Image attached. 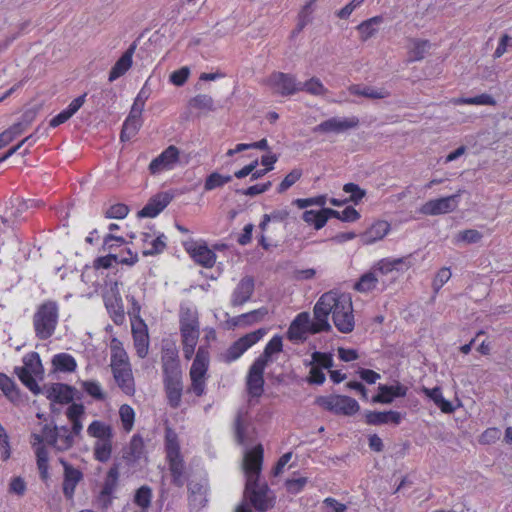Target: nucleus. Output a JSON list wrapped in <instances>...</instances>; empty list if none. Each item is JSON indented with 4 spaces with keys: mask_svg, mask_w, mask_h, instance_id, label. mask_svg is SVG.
<instances>
[{
    "mask_svg": "<svg viewBox=\"0 0 512 512\" xmlns=\"http://www.w3.org/2000/svg\"><path fill=\"white\" fill-rule=\"evenodd\" d=\"M255 289V280L252 276L243 277L236 288L234 289L231 297V304L234 307L241 306L248 302Z\"/></svg>",
    "mask_w": 512,
    "mask_h": 512,
    "instance_id": "nucleus-13",
    "label": "nucleus"
},
{
    "mask_svg": "<svg viewBox=\"0 0 512 512\" xmlns=\"http://www.w3.org/2000/svg\"><path fill=\"white\" fill-rule=\"evenodd\" d=\"M129 208L123 203H117L112 205L105 213L107 218L112 219H123L127 216Z\"/></svg>",
    "mask_w": 512,
    "mask_h": 512,
    "instance_id": "nucleus-56",
    "label": "nucleus"
},
{
    "mask_svg": "<svg viewBox=\"0 0 512 512\" xmlns=\"http://www.w3.org/2000/svg\"><path fill=\"white\" fill-rule=\"evenodd\" d=\"M164 388L168 403L172 408H178L182 396V371L176 356L169 355L162 357Z\"/></svg>",
    "mask_w": 512,
    "mask_h": 512,
    "instance_id": "nucleus-2",
    "label": "nucleus"
},
{
    "mask_svg": "<svg viewBox=\"0 0 512 512\" xmlns=\"http://www.w3.org/2000/svg\"><path fill=\"white\" fill-rule=\"evenodd\" d=\"M301 176H302V170L301 169H293L291 172H289L285 176V178L279 184V186L277 188L278 193L285 192L292 185H294L301 178Z\"/></svg>",
    "mask_w": 512,
    "mask_h": 512,
    "instance_id": "nucleus-54",
    "label": "nucleus"
},
{
    "mask_svg": "<svg viewBox=\"0 0 512 512\" xmlns=\"http://www.w3.org/2000/svg\"><path fill=\"white\" fill-rule=\"evenodd\" d=\"M24 366L28 373L34 374L35 376L43 375L44 369L40 360V356L37 352H31L23 358Z\"/></svg>",
    "mask_w": 512,
    "mask_h": 512,
    "instance_id": "nucleus-35",
    "label": "nucleus"
},
{
    "mask_svg": "<svg viewBox=\"0 0 512 512\" xmlns=\"http://www.w3.org/2000/svg\"><path fill=\"white\" fill-rule=\"evenodd\" d=\"M15 374L18 376L20 381L35 395L41 393V388L39 387L37 381L33 377L31 373H28L26 368H15Z\"/></svg>",
    "mask_w": 512,
    "mask_h": 512,
    "instance_id": "nucleus-40",
    "label": "nucleus"
},
{
    "mask_svg": "<svg viewBox=\"0 0 512 512\" xmlns=\"http://www.w3.org/2000/svg\"><path fill=\"white\" fill-rule=\"evenodd\" d=\"M167 459L169 460V470L173 483L178 487L183 486V461L180 454H176V456L168 455Z\"/></svg>",
    "mask_w": 512,
    "mask_h": 512,
    "instance_id": "nucleus-30",
    "label": "nucleus"
},
{
    "mask_svg": "<svg viewBox=\"0 0 512 512\" xmlns=\"http://www.w3.org/2000/svg\"><path fill=\"white\" fill-rule=\"evenodd\" d=\"M359 125L357 117L351 118H338L332 117L327 119L313 128L314 133H342L349 129L356 128Z\"/></svg>",
    "mask_w": 512,
    "mask_h": 512,
    "instance_id": "nucleus-10",
    "label": "nucleus"
},
{
    "mask_svg": "<svg viewBox=\"0 0 512 512\" xmlns=\"http://www.w3.org/2000/svg\"><path fill=\"white\" fill-rule=\"evenodd\" d=\"M382 22V16H374L360 23L357 26V30L361 34L362 41H367L368 39L374 37L378 32L376 26L380 25Z\"/></svg>",
    "mask_w": 512,
    "mask_h": 512,
    "instance_id": "nucleus-28",
    "label": "nucleus"
},
{
    "mask_svg": "<svg viewBox=\"0 0 512 512\" xmlns=\"http://www.w3.org/2000/svg\"><path fill=\"white\" fill-rule=\"evenodd\" d=\"M47 444L53 446L57 451L63 452L69 450L74 445V437L68 426L51 427L45 424L42 428Z\"/></svg>",
    "mask_w": 512,
    "mask_h": 512,
    "instance_id": "nucleus-5",
    "label": "nucleus"
},
{
    "mask_svg": "<svg viewBox=\"0 0 512 512\" xmlns=\"http://www.w3.org/2000/svg\"><path fill=\"white\" fill-rule=\"evenodd\" d=\"M190 70L188 67H182L170 74V81L175 86H182L188 79Z\"/></svg>",
    "mask_w": 512,
    "mask_h": 512,
    "instance_id": "nucleus-60",
    "label": "nucleus"
},
{
    "mask_svg": "<svg viewBox=\"0 0 512 512\" xmlns=\"http://www.w3.org/2000/svg\"><path fill=\"white\" fill-rule=\"evenodd\" d=\"M164 234L159 235L156 239H154L151 242L152 248L149 250H144L143 255L149 256V255H157L164 251L166 248V243L164 242Z\"/></svg>",
    "mask_w": 512,
    "mask_h": 512,
    "instance_id": "nucleus-61",
    "label": "nucleus"
},
{
    "mask_svg": "<svg viewBox=\"0 0 512 512\" xmlns=\"http://www.w3.org/2000/svg\"><path fill=\"white\" fill-rule=\"evenodd\" d=\"M82 389L91 397L96 400H104L105 394L102 391L100 384L96 381H82L81 382Z\"/></svg>",
    "mask_w": 512,
    "mask_h": 512,
    "instance_id": "nucleus-51",
    "label": "nucleus"
},
{
    "mask_svg": "<svg viewBox=\"0 0 512 512\" xmlns=\"http://www.w3.org/2000/svg\"><path fill=\"white\" fill-rule=\"evenodd\" d=\"M456 103H463V104H471V105H490L494 106L496 104L495 99L486 93H483L481 95L475 96V97H469V98H460L455 101Z\"/></svg>",
    "mask_w": 512,
    "mask_h": 512,
    "instance_id": "nucleus-50",
    "label": "nucleus"
},
{
    "mask_svg": "<svg viewBox=\"0 0 512 512\" xmlns=\"http://www.w3.org/2000/svg\"><path fill=\"white\" fill-rule=\"evenodd\" d=\"M105 306L116 325L123 324L125 320V312L122 304V299L119 295L107 298L105 300Z\"/></svg>",
    "mask_w": 512,
    "mask_h": 512,
    "instance_id": "nucleus-23",
    "label": "nucleus"
},
{
    "mask_svg": "<svg viewBox=\"0 0 512 512\" xmlns=\"http://www.w3.org/2000/svg\"><path fill=\"white\" fill-rule=\"evenodd\" d=\"M58 318L59 310L55 301L42 303L33 315L35 336L39 340L49 339L56 330Z\"/></svg>",
    "mask_w": 512,
    "mask_h": 512,
    "instance_id": "nucleus-4",
    "label": "nucleus"
},
{
    "mask_svg": "<svg viewBox=\"0 0 512 512\" xmlns=\"http://www.w3.org/2000/svg\"><path fill=\"white\" fill-rule=\"evenodd\" d=\"M83 474L74 467H66L63 481V494L67 499H72L77 484L82 480Z\"/></svg>",
    "mask_w": 512,
    "mask_h": 512,
    "instance_id": "nucleus-21",
    "label": "nucleus"
},
{
    "mask_svg": "<svg viewBox=\"0 0 512 512\" xmlns=\"http://www.w3.org/2000/svg\"><path fill=\"white\" fill-rule=\"evenodd\" d=\"M87 433L89 436L96 438L97 441H110L113 439L112 427L99 420H94L88 426Z\"/></svg>",
    "mask_w": 512,
    "mask_h": 512,
    "instance_id": "nucleus-24",
    "label": "nucleus"
},
{
    "mask_svg": "<svg viewBox=\"0 0 512 512\" xmlns=\"http://www.w3.org/2000/svg\"><path fill=\"white\" fill-rule=\"evenodd\" d=\"M360 410L358 402L349 396L341 395L336 404L334 414L352 416Z\"/></svg>",
    "mask_w": 512,
    "mask_h": 512,
    "instance_id": "nucleus-27",
    "label": "nucleus"
},
{
    "mask_svg": "<svg viewBox=\"0 0 512 512\" xmlns=\"http://www.w3.org/2000/svg\"><path fill=\"white\" fill-rule=\"evenodd\" d=\"M268 314V309L266 307H261L259 309L250 311L248 313L241 314L235 318H233L234 325H252L254 323L262 321V319Z\"/></svg>",
    "mask_w": 512,
    "mask_h": 512,
    "instance_id": "nucleus-29",
    "label": "nucleus"
},
{
    "mask_svg": "<svg viewBox=\"0 0 512 512\" xmlns=\"http://www.w3.org/2000/svg\"><path fill=\"white\" fill-rule=\"evenodd\" d=\"M189 104L199 110L214 111L216 109L212 97L207 94L196 95L189 101Z\"/></svg>",
    "mask_w": 512,
    "mask_h": 512,
    "instance_id": "nucleus-45",
    "label": "nucleus"
},
{
    "mask_svg": "<svg viewBox=\"0 0 512 512\" xmlns=\"http://www.w3.org/2000/svg\"><path fill=\"white\" fill-rule=\"evenodd\" d=\"M340 295L338 292L329 291L318 299L313 309L314 321L309 326V333L316 334L332 330L328 322V316L330 313H332V317L334 316V311L337 310L340 304Z\"/></svg>",
    "mask_w": 512,
    "mask_h": 512,
    "instance_id": "nucleus-3",
    "label": "nucleus"
},
{
    "mask_svg": "<svg viewBox=\"0 0 512 512\" xmlns=\"http://www.w3.org/2000/svg\"><path fill=\"white\" fill-rule=\"evenodd\" d=\"M309 365H314L320 369H330L333 367L332 354L315 351L312 353V361Z\"/></svg>",
    "mask_w": 512,
    "mask_h": 512,
    "instance_id": "nucleus-47",
    "label": "nucleus"
},
{
    "mask_svg": "<svg viewBox=\"0 0 512 512\" xmlns=\"http://www.w3.org/2000/svg\"><path fill=\"white\" fill-rule=\"evenodd\" d=\"M266 332L265 328H259L253 332L247 333L238 340L244 349L248 350L251 346L256 344L266 334Z\"/></svg>",
    "mask_w": 512,
    "mask_h": 512,
    "instance_id": "nucleus-52",
    "label": "nucleus"
},
{
    "mask_svg": "<svg viewBox=\"0 0 512 512\" xmlns=\"http://www.w3.org/2000/svg\"><path fill=\"white\" fill-rule=\"evenodd\" d=\"M136 49V43H132L130 47L116 61L109 73V81L113 82L117 78L124 75L132 65V57Z\"/></svg>",
    "mask_w": 512,
    "mask_h": 512,
    "instance_id": "nucleus-18",
    "label": "nucleus"
},
{
    "mask_svg": "<svg viewBox=\"0 0 512 512\" xmlns=\"http://www.w3.org/2000/svg\"><path fill=\"white\" fill-rule=\"evenodd\" d=\"M326 203V196H317L312 198H305V199H296L293 201V204H295L298 208L304 209L312 205H317L323 207Z\"/></svg>",
    "mask_w": 512,
    "mask_h": 512,
    "instance_id": "nucleus-58",
    "label": "nucleus"
},
{
    "mask_svg": "<svg viewBox=\"0 0 512 512\" xmlns=\"http://www.w3.org/2000/svg\"><path fill=\"white\" fill-rule=\"evenodd\" d=\"M379 393L372 397L373 403L391 404L394 398L406 396L408 388L400 383L397 385H383L378 387Z\"/></svg>",
    "mask_w": 512,
    "mask_h": 512,
    "instance_id": "nucleus-14",
    "label": "nucleus"
},
{
    "mask_svg": "<svg viewBox=\"0 0 512 512\" xmlns=\"http://www.w3.org/2000/svg\"><path fill=\"white\" fill-rule=\"evenodd\" d=\"M165 446L168 455L176 456L180 454V447L177 441V434L171 428L167 427L165 431Z\"/></svg>",
    "mask_w": 512,
    "mask_h": 512,
    "instance_id": "nucleus-48",
    "label": "nucleus"
},
{
    "mask_svg": "<svg viewBox=\"0 0 512 512\" xmlns=\"http://www.w3.org/2000/svg\"><path fill=\"white\" fill-rule=\"evenodd\" d=\"M127 364L126 352L121 348L112 347L111 367H120Z\"/></svg>",
    "mask_w": 512,
    "mask_h": 512,
    "instance_id": "nucleus-63",
    "label": "nucleus"
},
{
    "mask_svg": "<svg viewBox=\"0 0 512 512\" xmlns=\"http://www.w3.org/2000/svg\"><path fill=\"white\" fill-rule=\"evenodd\" d=\"M195 262L206 268L213 267L216 254L207 245H200L192 250L188 249Z\"/></svg>",
    "mask_w": 512,
    "mask_h": 512,
    "instance_id": "nucleus-22",
    "label": "nucleus"
},
{
    "mask_svg": "<svg viewBox=\"0 0 512 512\" xmlns=\"http://www.w3.org/2000/svg\"><path fill=\"white\" fill-rule=\"evenodd\" d=\"M451 277V272L449 268H442L436 274L433 281V288L437 292L439 289L446 283Z\"/></svg>",
    "mask_w": 512,
    "mask_h": 512,
    "instance_id": "nucleus-64",
    "label": "nucleus"
},
{
    "mask_svg": "<svg viewBox=\"0 0 512 512\" xmlns=\"http://www.w3.org/2000/svg\"><path fill=\"white\" fill-rule=\"evenodd\" d=\"M142 125L141 119L126 118L120 134L121 141H129L134 137Z\"/></svg>",
    "mask_w": 512,
    "mask_h": 512,
    "instance_id": "nucleus-42",
    "label": "nucleus"
},
{
    "mask_svg": "<svg viewBox=\"0 0 512 512\" xmlns=\"http://www.w3.org/2000/svg\"><path fill=\"white\" fill-rule=\"evenodd\" d=\"M152 490L149 486H141L136 490L134 502L143 509L151 505Z\"/></svg>",
    "mask_w": 512,
    "mask_h": 512,
    "instance_id": "nucleus-46",
    "label": "nucleus"
},
{
    "mask_svg": "<svg viewBox=\"0 0 512 512\" xmlns=\"http://www.w3.org/2000/svg\"><path fill=\"white\" fill-rule=\"evenodd\" d=\"M264 370L250 366L246 378V389L251 397L258 398L264 392Z\"/></svg>",
    "mask_w": 512,
    "mask_h": 512,
    "instance_id": "nucleus-15",
    "label": "nucleus"
},
{
    "mask_svg": "<svg viewBox=\"0 0 512 512\" xmlns=\"http://www.w3.org/2000/svg\"><path fill=\"white\" fill-rule=\"evenodd\" d=\"M379 282L376 272L372 269L364 273L359 280L354 284V289L358 292L367 293L376 288Z\"/></svg>",
    "mask_w": 512,
    "mask_h": 512,
    "instance_id": "nucleus-31",
    "label": "nucleus"
},
{
    "mask_svg": "<svg viewBox=\"0 0 512 512\" xmlns=\"http://www.w3.org/2000/svg\"><path fill=\"white\" fill-rule=\"evenodd\" d=\"M269 85L274 92L281 96H289L299 92L300 82H297L295 76L283 72H273L269 77Z\"/></svg>",
    "mask_w": 512,
    "mask_h": 512,
    "instance_id": "nucleus-8",
    "label": "nucleus"
},
{
    "mask_svg": "<svg viewBox=\"0 0 512 512\" xmlns=\"http://www.w3.org/2000/svg\"><path fill=\"white\" fill-rule=\"evenodd\" d=\"M403 416L398 411H366L365 421L368 425H383L387 423H393L399 425Z\"/></svg>",
    "mask_w": 512,
    "mask_h": 512,
    "instance_id": "nucleus-16",
    "label": "nucleus"
},
{
    "mask_svg": "<svg viewBox=\"0 0 512 512\" xmlns=\"http://www.w3.org/2000/svg\"><path fill=\"white\" fill-rule=\"evenodd\" d=\"M93 454L97 461L101 463L108 462L112 454V440L96 441L94 444Z\"/></svg>",
    "mask_w": 512,
    "mask_h": 512,
    "instance_id": "nucleus-36",
    "label": "nucleus"
},
{
    "mask_svg": "<svg viewBox=\"0 0 512 512\" xmlns=\"http://www.w3.org/2000/svg\"><path fill=\"white\" fill-rule=\"evenodd\" d=\"M132 332L137 355L140 358H145L148 354L149 346L147 331L145 330V332H139L137 329L134 328V326H132Z\"/></svg>",
    "mask_w": 512,
    "mask_h": 512,
    "instance_id": "nucleus-37",
    "label": "nucleus"
},
{
    "mask_svg": "<svg viewBox=\"0 0 512 512\" xmlns=\"http://www.w3.org/2000/svg\"><path fill=\"white\" fill-rule=\"evenodd\" d=\"M75 388L64 384L54 383L47 389V398L60 404H68L74 398Z\"/></svg>",
    "mask_w": 512,
    "mask_h": 512,
    "instance_id": "nucleus-17",
    "label": "nucleus"
},
{
    "mask_svg": "<svg viewBox=\"0 0 512 512\" xmlns=\"http://www.w3.org/2000/svg\"><path fill=\"white\" fill-rule=\"evenodd\" d=\"M0 389L11 402L20 401V393L15 382L6 374L0 372Z\"/></svg>",
    "mask_w": 512,
    "mask_h": 512,
    "instance_id": "nucleus-32",
    "label": "nucleus"
},
{
    "mask_svg": "<svg viewBox=\"0 0 512 512\" xmlns=\"http://www.w3.org/2000/svg\"><path fill=\"white\" fill-rule=\"evenodd\" d=\"M349 92L353 95L363 96L370 99H383L389 95V93L383 89L376 90L369 86L361 87L360 85L350 86Z\"/></svg>",
    "mask_w": 512,
    "mask_h": 512,
    "instance_id": "nucleus-34",
    "label": "nucleus"
},
{
    "mask_svg": "<svg viewBox=\"0 0 512 512\" xmlns=\"http://www.w3.org/2000/svg\"><path fill=\"white\" fill-rule=\"evenodd\" d=\"M343 191L350 194L348 201L354 204H358L366 195V191L355 183H346L343 186Z\"/></svg>",
    "mask_w": 512,
    "mask_h": 512,
    "instance_id": "nucleus-53",
    "label": "nucleus"
},
{
    "mask_svg": "<svg viewBox=\"0 0 512 512\" xmlns=\"http://www.w3.org/2000/svg\"><path fill=\"white\" fill-rule=\"evenodd\" d=\"M231 180V175H221L218 172H213L207 176L204 183V190L211 191L213 189L220 188L224 186L226 183H229Z\"/></svg>",
    "mask_w": 512,
    "mask_h": 512,
    "instance_id": "nucleus-44",
    "label": "nucleus"
},
{
    "mask_svg": "<svg viewBox=\"0 0 512 512\" xmlns=\"http://www.w3.org/2000/svg\"><path fill=\"white\" fill-rule=\"evenodd\" d=\"M180 332L182 339L192 342L199 338V321L196 309L181 306L179 312Z\"/></svg>",
    "mask_w": 512,
    "mask_h": 512,
    "instance_id": "nucleus-7",
    "label": "nucleus"
},
{
    "mask_svg": "<svg viewBox=\"0 0 512 512\" xmlns=\"http://www.w3.org/2000/svg\"><path fill=\"white\" fill-rule=\"evenodd\" d=\"M413 47L409 50V61H420L425 57L430 42L428 40L413 39Z\"/></svg>",
    "mask_w": 512,
    "mask_h": 512,
    "instance_id": "nucleus-41",
    "label": "nucleus"
},
{
    "mask_svg": "<svg viewBox=\"0 0 512 512\" xmlns=\"http://www.w3.org/2000/svg\"><path fill=\"white\" fill-rule=\"evenodd\" d=\"M340 396L341 395L319 396L316 398L315 403L320 407L334 413Z\"/></svg>",
    "mask_w": 512,
    "mask_h": 512,
    "instance_id": "nucleus-55",
    "label": "nucleus"
},
{
    "mask_svg": "<svg viewBox=\"0 0 512 512\" xmlns=\"http://www.w3.org/2000/svg\"><path fill=\"white\" fill-rule=\"evenodd\" d=\"M245 351L247 350L240 344V341L236 340L224 354L225 361L232 362L238 359Z\"/></svg>",
    "mask_w": 512,
    "mask_h": 512,
    "instance_id": "nucleus-59",
    "label": "nucleus"
},
{
    "mask_svg": "<svg viewBox=\"0 0 512 512\" xmlns=\"http://www.w3.org/2000/svg\"><path fill=\"white\" fill-rule=\"evenodd\" d=\"M144 441L139 434H135L129 445L123 450V459L128 465H134L144 454Z\"/></svg>",
    "mask_w": 512,
    "mask_h": 512,
    "instance_id": "nucleus-19",
    "label": "nucleus"
},
{
    "mask_svg": "<svg viewBox=\"0 0 512 512\" xmlns=\"http://www.w3.org/2000/svg\"><path fill=\"white\" fill-rule=\"evenodd\" d=\"M411 266V256L408 255L400 258L381 259L373 266V270L376 272V274L388 275L394 272L403 273Z\"/></svg>",
    "mask_w": 512,
    "mask_h": 512,
    "instance_id": "nucleus-11",
    "label": "nucleus"
},
{
    "mask_svg": "<svg viewBox=\"0 0 512 512\" xmlns=\"http://www.w3.org/2000/svg\"><path fill=\"white\" fill-rule=\"evenodd\" d=\"M332 317L335 327L341 333H350L355 326L352 300L349 294L341 293L340 302Z\"/></svg>",
    "mask_w": 512,
    "mask_h": 512,
    "instance_id": "nucleus-6",
    "label": "nucleus"
},
{
    "mask_svg": "<svg viewBox=\"0 0 512 512\" xmlns=\"http://www.w3.org/2000/svg\"><path fill=\"white\" fill-rule=\"evenodd\" d=\"M113 376L118 386L126 393L131 394L134 392L133 378L131 370L128 368L114 367L112 369Z\"/></svg>",
    "mask_w": 512,
    "mask_h": 512,
    "instance_id": "nucleus-25",
    "label": "nucleus"
},
{
    "mask_svg": "<svg viewBox=\"0 0 512 512\" xmlns=\"http://www.w3.org/2000/svg\"><path fill=\"white\" fill-rule=\"evenodd\" d=\"M424 393L435 403V405L440 408L443 413L450 414L454 412L455 408L452 403L446 400L443 395L440 387L434 388H424Z\"/></svg>",
    "mask_w": 512,
    "mask_h": 512,
    "instance_id": "nucleus-26",
    "label": "nucleus"
},
{
    "mask_svg": "<svg viewBox=\"0 0 512 512\" xmlns=\"http://www.w3.org/2000/svg\"><path fill=\"white\" fill-rule=\"evenodd\" d=\"M118 478H119V465L115 463L110 467V469L106 475V478H105V481H104V484L102 487L104 495H112V493L114 492V490L117 487Z\"/></svg>",
    "mask_w": 512,
    "mask_h": 512,
    "instance_id": "nucleus-39",
    "label": "nucleus"
},
{
    "mask_svg": "<svg viewBox=\"0 0 512 512\" xmlns=\"http://www.w3.org/2000/svg\"><path fill=\"white\" fill-rule=\"evenodd\" d=\"M160 156L162 157L163 162L166 163V166L171 168L173 164L178 161L179 149L174 145H170L160 154Z\"/></svg>",
    "mask_w": 512,
    "mask_h": 512,
    "instance_id": "nucleus-57",
    "label": "nucleus"
},
{
    "mask_svg": "<svg viewBox=\"0 0 512 512\" xmlns=\"http://www.w3.org/2000/svg\"><path fill=\"white\" fill-rule=\"evenodd\" d=\"M458 194L427 201L420 208L424 215H440L454 211L458 206Z\"/></svg>",
    "mask_w": 512,
    "mask_h": 512,
    "instance_id": "nucleus-9",
    "label": "nucleus"
},
{
    "mask_svg": "<svg viewBox=\"0 0 512 512\" xmlns=\"http://www.w3.org/2000/svg\"><path fill=\"white\" fill-rule=\"evenodd\" d=\"M116 262L118 263V256L116 254L109 253L106 256L98 257L94 260V268L96 269H108L112 266V264Z\"/></svg>",
    "mask_w": 512,
    "mask_h": 512,
    "instance_id": "nucleus-62",
    "label": "nucleus"
},
{
    "mask_svg": "<svg viewBox=\"0 0 512 512\" xmlns=\"http://www.w3.org/2000/svg\"><path fill=\"white\" fill-rule=\"evenodd\" d=\"M173 194L160 192L152 196L147 204L138 212L139 218H154L160 214L172 201Z\"/></svg>",
    "mask_w": 512,
    "mask_h": 512,
    "instance_id": "nucleus-12",
    "label": "nucleus"
},
{
    "mask_svg": "<svg viewBox=\"0 0 512 512\" xmlns=\"http://www.w3.org/2000/svg\"><path fill=\"white\" fill-rule=\"evenodd\" d=\"M302 219L307 224H312L316 230L322 229L327 223V217L323 213V208L319 211L306 210L302 215Z\"/></svg>",
    "mask_w": 512,
    "mask_h": 512,
    "instance_id": "nucleus-38",
    "label": "nucleus"
},
{
    "mask_svg": "<svg viewBox=\"0 0 512 512\" xmlns=\"http://www.w3.org/2000/svg\"><path fill=\"white\" fill-rule=\"evenodd\" d=\"M120 419L125 431H131L133 424L135 413L133 408L128 404H123L119 409Z\"/></svg>",
    "mask_w": 512,
    "mask_h": 512,
    "instance_id": "nucleus-49",
    "label": "nucleus"
},
{
    "mask_svg": "<svg viewBox=\"0 0 512 512\" xmlns=\"http://www.w3.org/2000/svg\"><path fill=\"white\" fill-rule=\"evenodd\" d=\"M264 449L261 444L247 451L243 460L246 483L243 493L244 501L237 506L235 512H266L275 504V495L265 481L260 480Z\"/></svg>",
    "mask_w": 512,
    "mask_h": 512,
    "instance_id": "nucleus-1",
    "label": "nucleus"
},
{
    "mask_svg": "<svg viewBox=\"0 0 512 512\" xmlns=\"http://www.w3.org/2000/svg\"><path fill=\"white\" fill-rule=\"evenodd\" d=\"M390 230V224L386 221H377L369 227L360 238L363 244H372L383 239Z\"/></svg>",
    "mask_w": 512,
    "mask_h": 512,
    "instance_id": "nucleus-20",
    "label": "nucleus"
},
{
    "mask_svg": "<svg viewBox=\"0 0 512 512\" xmlns=\"http://www.w3.org/2000/svg\"><path fill=\"white\" fill-rule=\"evenodd\" d=\"M52 364L56 370L61 372H73L77 367L75 359L67 353L55 355L52 359Z\"/></svg>",
    "mask_w": 512,
    "mask_h": 512,
    "instance_id": "nucleus-33",
    "label": "nucleus"
},
{
    "mask_svg": "<svg viewBox=\"0 0 512 512\" xmlns=\"http://www.w3.org/2000/svg\"><path fill=\"white\" fill-rule=\"evenodd\" d=\"M299 91H306L307 93L315 96L325 95L327 89L317 77H312L308 81L300 82Z\"/></svg>",
    "mask_w": 512,
    "mask_h": 512,
    "instance_id": "nucleus-43",
    "label": "nucleus"
}]
</instances>
